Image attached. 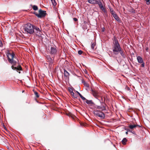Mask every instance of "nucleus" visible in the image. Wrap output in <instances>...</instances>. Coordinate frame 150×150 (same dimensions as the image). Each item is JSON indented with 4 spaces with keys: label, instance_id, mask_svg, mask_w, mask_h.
<instances>
[{
    "label": "nucleus",
    "instance_id": "nucleus-1",
    "mask_svg": "<svg viewBox=\"0 0 150 150\" xmlns=\"http://www.w3.org/2000/svg\"><path fill=\"white\" fill-rule=\"evenodd\" d=\"M7 56L8 62L11 64H12L11 66L12 69L13 70H16L20 74L21 73L20 71L22 70V69L21 66L19 64L17 67L14 66L16 65L17 63V62L15 61L14 59V58H15V54L13 52H12V53H7Z\"/></svg>",
    "mask_w": 150,
    "mask_h": 150
},
{
    "label": "nucleus",
    "instance_id": "nucleus-2",
    "mask_svg": "<svg viewBox=\"0 0 150 150\" xmlns=\"http://www.w3.org/2000/svg\"><path fill=\"white\" fill-rule=\"evenodd\" d=\"M113 44V52L115 54H117L119 53V52L120 51V50L122 49L117 39L115 36L114 37Z\"/></svg>",
    "mask_w": 150,
    "mask_h": 150
},
{
    "label": "nucleus",
    "instance_id": "nucleus-3",
    "mask_svg": "<svg viewBox=\"0 0 150 150\" xmlns=\"http://www.w3.org/2000/svg\"><path fill=\"white\" fill-rule=\"evenodd\" d=\"M34 26L28 23L24 25V29L25 32L31 34L34 32Z\"/></svg>",
    "mask_w": 150,
    "mask_h": 150
},
{
    "label": "nucleus",
    "instance_id": "nucleus-4",
    "mask_svg": "<svg viewBox=\"0 0 150 150\" xmlns=\"http://www.w3.org/2000/svg\"><path fill=\"white\" fill-rule=\"evenodd\" d=\"M39 13H36L35 12L34 13L37 16L38 18H42L45 16L46 14V11H43L41 9H40L39 11Z\"/></svg>",
    "mask_w": 150,
    "mask_h": 150
},
{
    "label": "nucleus",
    "instance_id": "nucleus-5",
    "mask_svg": "<svg viewBox=\"0 0 150 150\" xmlns=\"http://www.w3.org/2000/svg\"><path fill=\"white\" fill-rule=\"evenodd\" d=\"M93 113L95 115L98 116L102 119H104L105 118V116L104 113L100 111L95 110L93 112Z\"/></svg>",
    "mask_w": 150,
    "mask_h": 150
},
{
    "label": "nucleus",
    "instance_id": "nucleus-6",
    "mask_svg": "<svg viewBox=\"0 0 150 150\" xmlns=\"http://www.w3.org/2000/svg\"><path fill=\"white\" fill-rule=\"evenodd\" d=\"M34 32L37 35L40 36L42 34V32L40 28L37 26H34Z\"/></svg>",
    "mask_w": 150,
    "mask_h": 150
},
{
    "label": "nucleus",
    "instance_id": "nucleus-7",
    "mask_svg": "<svg viewBox=\"0 0 150 150\" xmlns=\"http://www.w3.org/2000/svg\"><path fill=\"white\" fill-rule=\"evenodd\" d=\"M57 50L55 46L51 47L50 50H49V53L50 54L55 55L57 54Z\"/></svg>",
    "mask_w": 150,
    "mask_h": 150
},
{
    "label": "nucleus",
    "instance_id": "nucleus-8",
    "mask_svg": "<svg viewBox=\"0 0 150 150\" xmlns=\"http://www.w3.org/2000/svg\"><path fill=\"white\" fill-rule=\"evenodd\" d=\"M137 59L138 62L139 63L142 64L141 67H144L145 63L144 62L143 60L142 57L140 56H138L137 57Z\"/></svg>",
    "mask_w": 150,
    "mask_h": 150
},
{
    "label": "nucleus",
    "instance_id": "nucleus-9",
    "mask_svg": "<svg viewBox=\"0 0 150 150\" xmlns=\"http://www.w3.org/2000/svg\"><path fill=\"white\" fill-rule=\"evenodd\" d=\"M92 93L93 96L96 98H98L100 96V94L96 90H92Z\"/></svg>",
    "mask_w": 150,
    "mask_h": 150
},
{
    "label": "nucleus",
    "instance_id": "nucleus-10",
    "mask_svg": "<svg viewBox=\"0 0 150 150\" xmlns=\"http://www.w3.org/2000/svg\"><path fill=\"white\" fill-rule=\"evenodd\" d=\"M46 58L48 62H49L50 64H51L53 63L54 59H52L50 56L47 55Z\"/></svg>",
    "mask_w": 150,
    "mask_h": 150
},
{
    "label": "nucleus",
    "instance_id": "nucleus-11",
    "mask_svg": "<svg viewBox=\"0 0 150 150\" xmlns=\"http://www.w3.org/2000/svg\"><path fill=\"white\" fill-rule=\"evenodd\" d=\"M64 76L67 78H68L69 75V73L65 69H64Z\"/></svg>",
    "mask_w": 150,
    "mask_h": 150
},
{
    "label": "nucleus",
    "instance_id": "nucleus-12",
    "mask_svg": "<svg viewBox=\"0 0 150 150\" xmlns=\"http://www.w3.org/2000/svg\"><path fill=\"white\" fill-rule=\"evenodd\" d=\"M97 108L99 109H100L102 110H106L105 107L103 105L102 106H97Z\"/></svg>",
    "mask_w": 150,
    "mask_h": 150
},
{
    "label": "nucleus",
    "instance_id": "nucleus-13",
    "mask_svg": "<svg viewBox=\"0 0 150 150\" xmlns=\"http://www.w3.org/2000/svg\"><path fill=\"white\" fill-rule=\"evenodd\" d=\"M137 126H138V125H130L129 126V127L130 129H132L133 128L136 127Z\"/></svg>",
    "mask_w": 150,
    "mask_h": 150
},
{
    "label": "nucleus",
    "instance_id": "nucleus-14",
    "mask_svg": "<svg viewBox=\"0 0 150 150\" xmlns=\"http://www.w3.org/2000/svg\"><path fill=\"white\" fill-rule=\"evenodd\" d=\"M113 16L115 18V19L117 21H119V18L118 17L116 13H115V14H114V15H113Z\"/></svg>",
    "mask_w": 150,
    "mask_h": 150
},
{
    "label": "nucleus",
    "instance_id": "nucleus-15",
    "mask_svg": "<svg viewBox=\"0 0 150 150\" xmlns=\"http://www.w3.org/2000/svg\"><path fill=\"white\" fill-rule=\"evenodd\" d=\"M119 52L120 53L121 55L123 57L125 58V54L124 53L123 51H122V49L120 50V51Z\"/></svg>",
    "mask_w": 150,
    "mask_h": 150
},
{
    "label": "nucleus",
    "instance_id": "nucleus-16",
    "mask_svg": "<svg viewBox=\"0 0 150 150\" xmlns=\"http://www.w3.org/2000/svg\"><path fill=\"white\" fill-rule=\"evenodd\" d=\"M127 141V140L126 138H124L122 141V143L123 145L126 144V142Z\"/></svg>",
    "mask_w": 150,
    "mask_h": 150
},
{
    "label": "nucleus",
    "instance_id": "nucleus-17",
    "mask_svg": "<svg viewBox=\"0 0 150 150\" xmlns=\"http://www.w3.org/2000/svg\"><path fill=\"white\" fill-rule=\"evenodd\" d=\"M98 4L99 5V7L100 9L103 7L102 3L100 1H99V3Z\"/></svg>",
    "mask_w": 150,
    "mask_h": 150
},
{
    "label": "nucleus",
    "instance_id": "nucleus-18",
    "mask_svg": "<svg viewBox=\"0 0 150 150\" xmlns=\"http://www.w3.org/2000/svg\"><path fill=\"white\" fill-rule=\"evenodd\" d=\"M96 46V43L95 42H93L91 43V48L93 50L94 49V47Z\"/></svg>",
    "mask_w": 150,
    "mask_h": 150
},
{
    "label": "nucleus",
    "instance_id": "nucleus-19",
    "mask_svg": "<svg viewBox=\"0 0 150 150\" xmlns=\"http://www.w3.org/2000/svg\"><path fill=\"white\" fill-rule=\"evenodd\" d=\"M32 8L34 10H37L38 9V6L36 5H33L32 6Z\"/></svg>",
    "mask_w": 150,
    "mask_h": 150
},
{
    "label": "nucleus",
    "instance_id": "nucleus-20",
    "mask_svg": "<svg viewBox=\"0 0 150 150\" xmlns=\"http://www.w3.org/2000/svg\"><path fill=\"white\" fill-rule=\"evenodd\" d=\"M102 11L105 13V14L107 15V14L106 11V10L105 9V8L103 7L101 9Z\"/></svg>",
    "mask_w": 150,
    "mask_h": 150
},
{
    "label": "nucleus",
    "instance_id": "nucleus-21",
    "mask_svg": "<svg viewBox=\"0 0 150 150\" xmlns=\"http://www.w3.org/2000/svg\"><path fill=\"white\" fill-rule=\"evenodd\" d=\"M88 2L91 4H93L94 0H87Z\"/></svg>",
    "mask_w": 150,
    "mask_h": 150
},
{
    "label": "nucleus",
    "instance_id": "nucleus-22",
    "mask_svg": "<svg viewBox=\"0 0 150 150\" xmlns=\"http://www.w3.org/2000/svg\"><path fill=\"white\" fill-rule=\"evenodd\" d=\"M34 94L36 97L38 98L39 97V95L38 93L36 91L34 92Z\"/></svg>",
    "mask_w": 150,
    "mask_h": 150
},
{
    "label": "nucleus",
    "instance_id": "nucleus-23",
    "mask_svg": "<svg viewBox=\"0 0 150 150\" xmlns=\"http://www.w3.org/2000/svg\"><path fill=\"white\" fill-rule=\"evenodd\" d=\"M51 1L52 4L54 6H55L57 4L55 0H51Z\"/></svg>",
    "mask_w": 150,
    "mask_h": 150
},
{
    "label": "nucleus",
    "instance_id": "nucleus-24",
    "mask_svg": "<svg viewBox=\"0 0 150 150\" xmlns=\"http://www.w3.org/2000/svg\"><path fill=\"white\" fill-rule=\"evenodd\" d=\"M100 1H97L96 0H94V4H98L99 2Z\"/></svg>",
    "mask_w": 150,
    "mask_h": 150
},
{
    "label": "nucleus",
    "instance_id": "nucleus-25",
    "mask_svg": "<svg viewBox=\"0 0 150 150\" xmlns=\"http://www.w3.org/2000/svg\"><path fill=\"white\" fill-rule=\"evenodd\" d=\"M71 95L74 98H76L77 97L76 96L74 95V93L73 91L71 93Z\"/></svg>",
    "mask_w": 150,
    "mask_h": 150
},
{
    "label": "nucleus",
    "instance_id": "nucleus-26",
    "mask_svg": "<svg viewBox=\"0 0 150 150\" xmlns=\"http://www.w3.org/2000/svg\"><path fill=\"white\" fill-rule=\"evenodd\" d=\"M86 103L88 104H90L91 103V101L86 100Z\"/></svg>",
    "mask_w": 150,
    "mask_h": 150
},
{
    "label": "nucleus",
    "instance_id": "nucleus-27",
    "mask_svg": "<svg viewBox=\"0 0 150 150\" xmlns=\"http://www.w3.org/2000/svg\"><path fill=\"white\" fill-rule=\"evenodd\" d=\"M70 93H71L72 92H73V90L72 89L70 88H69L68 89Z\"/></svg>",
    "mask_w": 150,
    "mask_h": 150
},
{
    "label": "nucleus",
    "instance_id": "nucleus-28",
    "mask_svg": "<svg viewBox=\"0 0 150 150\" xmlns=\"http://www.w3.org/2000/svg\"><path fill=\"white\" fill-rule=\"evenodd\" d=\"M83 53V51L81 50H79L78 52V53L79 55H81Z\"/></svg>",
    "mask_w": 150,
    "mask_h": 150
},
{
    "label": "nucleus",
    "instance_id": "nucleus-29",
    "mask_svg": "<svg viewBox=\"0 0 150 150\" xmlns=\"http://www.w3.org/2000/svg\"><path fill=\"white\" fill-rule=\"evenodd\" d=\"M80 96L83 100H86L85 98L83 97L81 95H80Z\"/></svg>",
    "mask_w": 150,
    "mask_h": 150
},
{
    "label": "nucleus",
    "instance_id": "nucleus-30",
    "mask_svg": "<svg viewBox=\"0 0 150 150\" xmlns=\"http://www.w3.org/2000/svg\"><path fill=\"white\" fill-rule=\"evenodd\" d=\"M84 85H85V86H86V87H87L88 88L89 87V84H88V83H85Z\"/></svg>",
    "mask_w": 150,
    "mask_h": 150
},
{
    "label": "nucleus",
    "instance_id": "nucleus-31",
    "mask_svg": "<svg viewBox=\"0 0 150 150\" xmlns=\"http://www.w3.org/2000/svg\"><path fill=\"white\" fill-rule=\"evenodd\" d=\"M3 46V44L1 40H0V47H2Z\"/></svg>",
    "mask_w": 150,
    "mask_h": 150
},
{
    "label": "nucleus",
    "instance_id": "nucleus-32",
    "mask_svg": "<svg viewBox=\"0 0 150 150\" xmlns=\"http://www.w3.org/2000/svg\"><path fill=\"white\" fill-rule=\"evenodd\" d=\"M111 14L112 15V16L114 15V14H115V13H116L114 12V11H112V12H111Z\"/></svg>",
    "mask_w": 150,
    "mask_h": 150
},
{
    "label": "nucleus",
    "instance_id": "nucleus-33",
    "mask_svg": "<svg viewBox=\"0 0 150 150\" xmlns=\"http://www.w3.org/2000/svg\"><path fill=\"white\" fill-rule=\"evenodd\" d=\"M73 20L75 21H77L78 20L76 18H73Z\"/></svg>",
    "mask_w": 150,
    "mask_h": 150
},
{
    "label": "nucleus",
    "instance_id": "nucleus-34",
    "mask_svg": "<svg viewBox=\"0 0 150 150\" xmlns=\"http://www.w3.org/2000/svg\"><path fill=\"white\" fill-rule=\"evenodd\" d=\"M110 12H112V11H113V9L112 8H110Z\"/></svg>",
    "mask_w": 150,
    "mask_h": 150
},
{
    "label": "nucleus",
    "instance_id": "nucleus-35",
    "mask_svg": "<svg viewBox=\"0 0 150 150\" xmlns=\"http://www.w3.org/2000/svg\"><path fill=\"white\" fill-rule=\"evenodd\" d=\"M76 92L79 94V96H80V95H81V94L79 92L76 91Z\"/></svg>",
    "mask_w": 150,
    "mask_h": 150
},
{
    "label": "nucleus",
    "instance_id": "nucleus-36",
    "mask_svg": "<svg viewBox=\"0 0 150 150\" xmlns=\"http://www.w3.org/2000/svg\"><path fill=\"white\" fill-rule=\"evenodd\" d=\"M4 128L5 129H6V127H5V126H4Z\"/></svg>",
    "mask_w": 150,
    "mask_h": 150
},
{
    "label": "nucleus",
    "instance_id": "nucleus-37",
    "mask_svg": "<svg viewBox=\"0 0 150 150\" xmlns=\"http://www.w3.org/2000/svg\"><path fill=\"white\" fill-rule=\"evenodd\" d=\"M126 134H128V132H126Z\"/></svg>",
    "mask_w": 150,
    "mask_h": 150
},
{
    "label": "nucleus",
    "instance_id": "nucleus-38",
    "mask_svg": "<svg viewBox=\"0 0 150 150\" xmlns=\"http://www.w3.org/2000/svg\"><path fill=\"white\" fill-rule=\"evenodd\" d=\"M148 50V48H146V50Z\"/></svg>",
    "mask_w": 150,
    "mask_h": 150
}]
</instances>
